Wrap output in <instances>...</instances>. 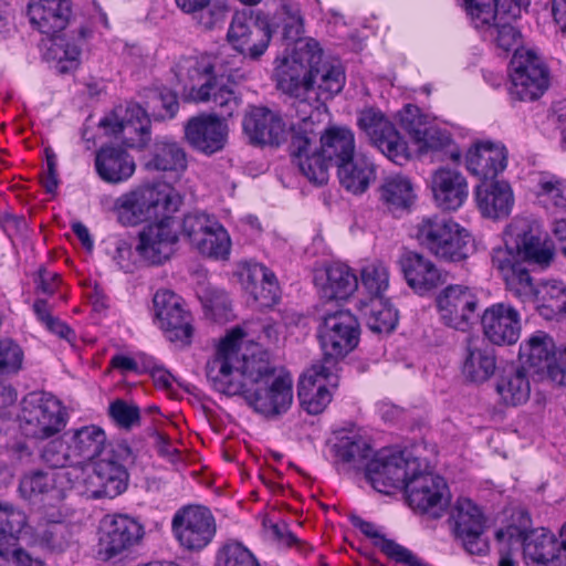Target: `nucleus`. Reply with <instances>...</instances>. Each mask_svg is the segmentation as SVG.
<instances>
[{"mask_svg": "<svg viewBox=\"0 0 566 566\" xmlns=\"http://www.w3.org/2000/svg\"><path fill=\"white\" fill-rule=\"evenodd\" d=\"M244 332L233 328L220 342L208 360L206 374L220 394L241 396L256 412L269 416L287 411L293 401V381L289 375H275L264 354L240 355Z\"/></svg>", "mask_w": 566, "mask_h": 566, "instance_id": "obj_1", "label": "nucleus"}, {"mask_svg": "<svg viewBox=\"0 0 566 566\" xmlns=\"http://www.w3.org/2000/svg\"><path fill=\"white\" fill-rule=\"evenodd\" d=\"M302 117L291 124L290 154L311 182L323 185L328 179L329 165L339 166L355 156V135L345 126L323 130L319 116L311 103L300 102Z\"/></svg>", "mask_w": 566, "mask_h": 566, "instance_id": "obj_2", "label": "nucleus"}, {"mask_svg": "<svg viewBox=\"0 0 566 566\" xmlns=\"http://www.w3.org/2000/svg\"><path fill=\"white\" fill-rule=\"evenodd\" d=\"M301 59L279 63L275 67L277 87L294 98L296 118L302 117L300 102L311 103L316 112L318 102L338 94L346 82L339 61L324 56L318 42H298Z\"/></svg>", "mask_w": 566, "mask_h": 566, "instance_id": "obj_3", "label": "nucleus"}, {"mask_svg": "<svg viewBox=\"0 0 566 566\" xmlns=\"http://www.w3.org/2000/svg\"><path fill=\"white\" fill-rule=\"evenodd\" d=\"M554 256L553 244L542 238L536 222L514 219L505 232V247L493 250L492 264L501 273L506 290L523 303H531L537 284L526 263L547 266Z\"/></svg>", "mask_w": 566, "mask_h": 566, "instance_id": "obj_4", "label": "nucleus"}, {"mask_svg": "<svg viewBox=\"0 0 566 566\" xmlns=\"http://www.w3.org/2000/svg\"><path fill=\"white\" fill-rule=\"evenodd\" d=\"M172 72L188 96L196 103H212L221 116H232L239 108L240 98L232 87L214 83L210 75L209 55L181 56Z\"/></svg>", "mask_w": 566, "mask_h": 566, "instance_id": "obj_5", "label": "nucleus"}, {"mask_svg": "<svg viewBox=\"0 0 566 566\" xmlns=\"http://www.w3.org/2000/svg\"><path fill=\"white\" fill-rule=\"evenodd\" d=\"M182 196L168 184L137 187L115 201L114 208L120 223L136 226L151 220L171 217L182 205Z\"/></svg>", "mask_w": 566, "mask_h": 566, "instance_id": "obj_6", "label": "nucleus"}, {"mask_svg": "<svg viewBox=\"0 0 566 566\" xmlns=\"http://www.w3.org/2000/svg\"><path fill=\"white\" fill-rule=\"evenodd\" d=\"M415 235L421 247L446 262H461L472 250L470 233L451 218L424 217L416 226Z\"/></svg>", "mask_w": 566, "mask_h": 566, "instance_id": "obj_7", "label": "nucleus"}, {"mask_svg": "<svg viewBox=\"0 0 566 566\" xmlns=\"http://www.w3.org/2000/svg\"><path fill=\"white\" fill-rule=\"evenodd\" d=\"M67 413L61 401L46 392H30L22 401L20 428L27 437L48 439L66 426Z\"/></svg>", "mask_w": 566, "mask_h": 566, "instance_id": "obj_8", "label": "nucleus"}, {"mask_svg": "<svg viewBox=\"0 0 566 566\" xmlns=\"http://www.w3.org/2000/svg\"><path fill=\"white\" fill-rule=\"evenodd\" d=\"M359 323L348 311L327 314L318 328V339L323 350L319 364L338 369V364L359 342Z\"/></svg>", "mask_w": 566, "mask_h": 566, "instance_id": "obj_9", "label": "nucleus"}, {"mask_svg": "<svg viewBox=\"0 0 566 566\" xmlns=\"http://www.w3.org/2000/svg\"><path fill=\"white\" fill-rule=\"evenodd\" d=\"M510 95L514 99L532 102L548 88L549 72L543 59L533 50H516L510 63Z\"/></svg>", "mask_w": 566, "mask_h": 566, "instance_id": "obj_10", "label": "nucleus"}, {"mask_svg": "<svg viewBox=\"0 0 566 566\" xmlns=\"http://www.w3.org/2000/svg\"><path fill=\"white\" fill-rule=\"evenodd\" d=\"M357 126L370 144L392 163L402 166L409 160L407 142L380 109L366 107L359 111Z\"/></svg>", "mask_w": 566, "mask_h": 566, "instance_id": "obj_11", "label": "nucleus"}, {"mask_svg": "<svg viewBox=\"0 0 566 566\" xmlns=\"http://www.w3.org/2000/svg\"><path fill=\"white\" fill-rule=\"evenodd\" d=\"M405 493L409 505L433 517H440L450 502L444 479L434 474L426 460L420 459V470L409 478Z\"/></svg>", "mask_w": 566, "mask_h": 566, "instance_id": "obj_12", "label": "nucleus"}, {"mask_svg": "<svg viewBox=\"0 0 566 566\" xmlns=\"http://www.w3.org/2000/svg\"><path fill=\"white\" fill-rule=\"evenodd\" d=\"M495 536L499 542L507 537L511 545H522L524 558L536 566H566V555L559 548L558 539L544 528L525 532L509 526L499 530Z\"/></svg>", "mask_w": 566, "mask_h": 566, "instance_id": "obj_13", "label": "nucleus"}, {"mask_svg": "<svg viewBox=\"0 0 566 566\" xmlns=\"http://www.w3.org/2000/svg\"><path fill=\"white\" fill-rule=\"evenodd\" d=\"M178 543L187 551L199 552L213 539L217 525L211 511L200 505L179 509L171 521Z\"/></svg>", "mask_w": 566, "mask_h": 566, "instance_id": "obj_14", "label": "nucleus"}, {"mask_svg": "<svg viewBox=\"0 0 566 566\" xmlns=\"http://www.w3.org/2000/svg\"><path fill=\"white\" fill-rule=\"evenodd\" d=\"M417 470H420L419 458L406 457L403 452H381L366 464V476L375 490L389 493V489H405Z\"/></svg>", "mask_w": 566, "mask_h": 566, "instance_id": "obj_15", "label": "nucleus"}, {"mask_svg": "<svg viewBox=\"0 0 566 566\" xmlns=\"http://www.w3.org/2000/svg\"><path fill=\"white\" fill-rule=\"evenodd\" d=\"M272 32L266 20L245 12H235L230 22L227 40L242 56L258 61L266 52Z\"/></svg>", "mask_w": 566, "mask_h": 566, "instance_id": "obj_16", "label": "nucleus"}, {"mask_svg": "<svg viewBox=\"0 0 566 566\" xmlns=\"http://www.w3.org/2000/svg\"><path fill=\"white\" fill-rule=\"evenodd\" d=\"M465 10L476 29H484L489 36L504 52L522 50L521 31L511 23L501 22L494 8L495 0H463Z\"/></svg>", "mask_w": 566, "mask_h": 566, "instance_id": "obj_17", "label": "nucleus"}, {"mask_svg": "<svg viewBox=\"0 0 566 566\" xmlns=\"http://www.w3.org/2000/svg\"><path fill=\"white\" fill-rule=\"evenodd\" d=\"M338 386V369L313 364L300 378L297 395L302 408L310 415H318L332 401V389Z\"/></svg>", "mask_w": 566, "mask_h": 566, "instance_id": "obj_18", "label": "nucleus"}, {"mask_svg": "<svg viewBox=\"0 0 566 566\" xmlns=\"http://www.w3.org/2000/svg\"><path fill=\"white\" fill-rule=\"evenodd\" d=\"M99 126L109 129L130 148H143L150 142V120L145 109L135 103H129L125 109L117 107L101 119Z\"/></svg>", "mask_w": 566, "mask_h": 566, "instance_id": "obj_19", "label": "nucleus"}, {"mask_svg": "<svg viewBox=\"0 0 566 566\" xmlns=\"http://www.w3.org/2000/svg\"><path fill=\"white\" fill-rule=\"evenodd\" d=\"M153 303L155 315L166 337L172 343L190 344L193 329L182 298L170 290H159L154 295Z\"/></svg>", "mask_w": 566, "mask_h": 566, "instance_id": "obj_20", "label": "nucleus"}, {"mask_svg": "<svg viewBox=\"0 0 566 566\" xmlns=\"http://www.w3.org/2000/svg\"><path fill=\"white\" fill-rule=\"evenodd\" d=\"M450 520L457 538L468 553L484 555L488 552L489 544L483 538L485 517L476 504L467 497L459 499L451 510Z\"/></svg>", "mask_w": 566, "mask_h": 566, "instance_id": "obj_21", "label": "nucleus"}, {"mask_svg": "<svg viewBox=\"0 0 566 566\" xmlns=\"http://www.w3.org/2000/svg\"><path fill=\"white\" fill-rule=\"evenodd\" d=\"M179 240L171 217L146 226L138 234L135 248L140 260L148 265H160L174 254Z\"/></svg>", "mask_w": 566, "mask_h": 566, "instance_id": "obj_22", "label": "nucleus"}, {"mask_svg": "<svg viewBox=\"0 0 566 566\" xmlns=\"http://www.w3.org/2000/svg\"><path fill=\"white\" fill-rule=\"evenodd\" d=\"M219 111L218 108H214ZM227 116L217 114H200L185 124V139L197 151L213 155L221 151L228 140V126L220 119Z\"/></svg>", "mask_w": 566, "mask_h": 566, "instance_id": "obj_23", "label": "nucleus"}, {"mask_svg": "<svg viewBox=\"0 0 566 566\" xmlns=\"http://www.w3.org/2000/svg\"><path fill=\"white\" fill-rule=\"evenodd\" d=\"M481 325L486 342L496 346H510L520 338L521 314L509 303H495L484 311Z\"/></svg>", "mask_w": 566, "mask_h": 566, "instance_id": "obj_24", "label": "nucleus"}, {"mask_svg": "<svg viewBox=\"0 0 566 566\" xmlns=\"http://www.w3.org/2000/svg\"><path fill=\"white\" fill-rule=\"evenodd\" d=\"M143 535V526L133 517L107 515L101 525V551L107 558H112L136 545Z\"/></svg>", "mask_w": 566, "mask_h": 566, "instance_id": "obj_25", "label": "nucleus"}, {"mask_svg": "<svg viewBox=\"0 0 566 566\" xmlns=\"http://www.w3.org/2000/svg\"><path fill=\"white\" fill-rule=\"evenodd\" d=\"M437 306L446 325L464 331L473 318L476 306V295L467 286L449 285L437 296Z\"/></svg>", "mask_w": 566, "mask_h": 566, "instance_id": "obj_26", "label": "nucleus"}, {"mask_svg": "<svg viewBox=\"0 0 566 566\" xmlns=\"http://www.w3.org/2000/svg\"><path fill=\"white\" fill-rule=\"evenodd\" d=\"M461 370L472 382L486 381L496 369L494 349L479 335H469L462 343Z\"/></svg>", "mask_w": 566, "mask_h": 566, "instance_id": "obj_27", "label": "nucleus"}, {"mask_svg": "<svg viewBox=\"0 0 566 566\" xmlns=\"http://www.w3.org/2000/svg\"><path fill=\"white\" fill-rule=\"evenodd\" d=\"M127 472L124 464L114 461L111 455L98 459L92 473L84 481L92 497L113 499L126 489Z\"/></svg>", "mask_w": 566, "mask_h": 566, "instance_id": "obj_28", "label": "nucleus"}, {"mask_svg": "<svg viewBox=\"0 0 566 566\" xmlns=\"http://www.w3.org/2000/svg\"><path fill=\"white\" fill-rule=\"evenodd\" d=\"M242 126L253 145L279 146L285 137L282 117L266 107H252L245 114Z\"/></svg>", "mask_w": 566, "mask_h": 566, "instance_id": "obj_29", "label": "nucleus"}, {"mask_svg": "<svg viewBox=\"0 0 566 566\" xmlns=\"http://www.w3.org/2000/svg\"><path fill=\"white\" fill-rule=\"evenodd\" d=\"M400 268L407 284L418 294L423 295L438 289L447 281V274L437 265L417 252H407L400 259Z\"/></svg>", "mask_w": 566, "mask_h": 566, "instance_id": "obj_30", "label": "nucleus"}, {"mask_svg": "<svg viewBox=\"0 0 566 566\" xmlns=\"http://www.w3.org/2000/svg\"><path fill=\"white\" fill-rule=\"evenodd\" d=\"M27 12L33 28L54 38L69 24L72 7L70 0H30Z\"/></svg>", "mask_w": 566, "mask_h": 566, "instance_id": "obj_31", "label": "nucleus"}, {"mask_svg": "<svg viewBox=\"0 0 566 566\" xmlns=\"http://www.w3.org/2000/svg\"><path fill=\"white\" fill-rule=\"evenodd\" d=\"M72 484L70 472L34 470L21 478L19 492L29 501H36L43 496L62 500L64 490L72 488Z\"/></svg>", "mask_w": 566, "mask_h": 566, "instance_id": "obj_32", "label": "nucleus"}, {"mask_svg": "<svg viewBox=\"0 0 566 566\" xmlns=\"http://www.w3.org/2000/svg\"><path fill=\"white\" fill-rule=\"evenodd\" d=\"M467 169L479 179L495 178L507 166V150L502 144L480 142L465 156Z\"/></svg>", "mask_w": 566, "mask_h": 566, "instance_id": "obj_33", "label": "nucleus"}, {"mask_svg": "<svg viewBox=\"0 0 566 566\" xmlns=\"http://www.w3.org/2000/svg\"><path fill=\"white\" fill-rule=\"evenodd\" d=\"M275 23L282 28V38L285 43L283 57L280 63H292L293 60L301 59L298 54V42H316L312 38H303L304 32L303 17L300 4L293 0H283L275 13Z\"/></svg>", "mask_w": 566, "mask_h": 566, "instance_id": "obj_34", "label": "nucleus"}, {"mask_svg": "<svg viewBox=\"0 0 566 566\" xmlns=\"http://www.w3.org/2000/svg\"><path fill=\"white\" fill-rule=\"evenodd\" d=\"M431 189L438 207L449 211L459 209L469 195L465 177L450 168H440L433 172Z\"/></svg>", "mask_w": 566, "mask_h": 566, "instance_id": "obj_35", "label": "nucleus"}, {"mask_svg": "<svg viewBox=\"0 0 566 566\" xmlns=\"http://www.w3.org/2000/svg\"><path fill=\"white\" fill-rule=\"evenodd\" d=\"M95 169L107 184H120L135 172L136 164L127 150L119 146H103L95 155Z\"/></svg>", "mask_w": 566, "mask_h": 566, "instance_id": "obj_36", "label": "nucleus"}, {"mask_svg": "<svg viewBox=\"0 0 566 566\" xmlns=\"http://www.w3.org/2000/svg\"><path fill=\"white\" fill-rule=\"evenodd\" d=\"M315 283L322 297L326 300H346L358 287V280L349 266L343 263L328 264L315 274Z\"/></svg>", "mask_w": 566, "mask_h": 566, "instance_id": "obj_37", "label": "nucleus"}, {"mask_svg": "<svg viewBox=\"0 0 566 566\" xmlns=\"http://www.w3.org/2000/svg\"><path fill=\"white\" fill-rule=\"evenodd\" d=\"M476 202L484 217L500 219L507 217L514 206V195L504 180L483 181L476 187Z\"/></svg>", "mask_w": 566, "mask_h": 566, "instance_id": "obj_38", "label": "nucleus"}, {"mask_svg": "<svg viewBox=\"0 0 566 566\" xmlns=\"http://www.w3.org/2000/svg\"><path fill=\"white\" fill-rule=\"evenodd\" d=\"M518 357L521 361L533 368L535 373L546 371L554 365L555 344L553 338L543 331L532 334L520 345Z\"/></svg>", "mask_w": 566, "mask_h": 566, "instance_id": "obj_39", "label": "nucleus"}, {"mask_svg": "<svg viewBox=\"0 0 566 566\" xmlns=\"http://www.w3.org/2000/svg\"><path fill=\"white\" fill-rule=\"evenodd\" d=\"M243 284L245 291L260 306L270 307L280 300V287L275 274L261 263L249 266Z\"/></svg>", "mask_w": 566, "mask_h": 566, "instance_id": "obj_40", "label": "nucleus"}, {"mask_svg": "<svg viewBox=\"0 0 566 566\" xmlns=\"http://www.w3.org/2000/svg\"><path fill=\"white\" fill-rule=\"evenodd\" d=\"M531 303L547 321L566 314V284L557 280L538 283Z\"/></svg>", "mask_w": 566, "mask_h": 566, "instance_id": "obj_41", "label": "nucleus"}, {"mask_svg": "<svg viewBox=\"0 0 566 566\" xmlns=\"http://www.w3.org/2000/svg\"><path fill=\"white\" fill-rule=\"evenodd\" d=\"M179 9L191 14L205 30L221 28L229 13V7L218 0H175Z\"/></svg>", "mask_w": 566, "mask_h": 566, "instance_id": "obj_42", "label": "nucleus"}, {"mask_svg": "<svg viewBox=\"0 0 566 566\" xmlns=\"http://www.w3.org/2000/svg\"><path fill=\"white\" fill-rule=\"evenodd\" d=\"M106 434L97 426H84L72 431L71 449L77 467L99 457L105 448Z\"/></svg>", "mask_w": 566, "mask_h": 566, "instance_id": "obj_43", "label": "nucleus"}, {"mask_svg": "<svg viewBox=\"0 0 566 566\" xmlns=\"http://www.w3.org/2000/svg\"><path fill=\"white\" fill-rule=\"evenodd\" d=\"M337 168L340 185L355 195L365 192L375 179V166L364 156H356Z\"/></svg>", "mask_w": 566, "mask_h": 566, "instance_id": "obj_44", "label": "nucleus"}, {"mask_svg": "<svg viewBox=\"0 0 566 566\" xmlns=\"http://www.w3.org/2000/svg\"><path fill=\"white\" fill-rule=\"evenodd\" d=\"M496 392L506 405L518 406L526 402L531 385L524 368L511 367L504 370L496 382Z\"/></svg>", "mask_w": 566, "mask_h": 566, "instance_id": "obj_45", "label": "nucleus"}, {"mask_svg": "<svg viewBox=\"0 0 566 566\" xmlns=\"http://www.w3.org/2000/svg\"><path fill=\"white\" fill-rule=\"evenodd\" d=\"M380 200L391 212L408 210L415 200L411 181L402 175L388 176L380 187Z\"/></svg>", "mask_w": 566, "mask_h": 566, "instance_id": "obj_46", "label": "nucleus"}, {"mask_svg": "<svg viewBox=\"0 0 566 566\" xmlns=\"http://www.w3.org/2000/svg\"><path fill=\"white\" fill-rule=\"evenodd\" d=\"M148 168L157 171L181 172L187 168L185 149L174 140L163 139L156 142Z\"/></svg>", "mask_w": 566, "mask_h": 566, "instance_id": "obj_47", "label": "nucleus"}, {"mask_svg": "<svg viewBox=\"0 0 566 566\" xmlns=\"http://www.w3.org/2000/svg\"><path fill=\"white\" fill-rule=\"evenodd\" d=\"M361 312L368 327L376 333H390L398 323V311L384 297H370L368 302H361Z\"/></svg>", "mask_w": 566, "mask_h": 566, "instance_id": "obj_48", "label": "nucleus"}, {"mask_svg": "<svg viewBox=\"0 0 566 566\" xmlns=\"http://www.w3.org/2000/svg\"><path fill=\"white\" fill-rule=\"evenodd\" d=\"M33 543L51 552H63L72 541L67 524L60 521L39 523L31 532Z\"/></svg>", "mask_w": 566, "mask_h": 566, "instance_id": "obj_49", "label": "nucleus"}, {"mask_svg": "<svg viewBox=\"0 0 566 566\" xmlns=\"http://www.w3.org/2000/svg\"><path fill=\"white\" fill-rule=\"evenodd\" d=\"M536 196L539 203L548 211H566V182L556 176L541 175Z\"/></svg>", "mask_w": 566, "mask_h": 566, "instance_id": "obj_50", "label": "nucleus"}, {"mask_svg": "<svg viewBox=\"0 0 566 566\" xmlns=\"http://www.w3.org/2000/svg\"><path fill=\"white\" fill-rule=\"evenodd\" d=\"M200 254L216 260H227L231 250V240L224 227L218 222L213 230H208L205 237L193 247Z\"/></svg>", "mask_w": 566, "mask_h": 566, "instance_id": "obj_51", "label": "nucleus"}, {"mask_svg": "<svg viewBox=\"0 0 566 566\" xmlns=\"http://www.w3.org/2000/svg\"><path fill=\"white\" fill-rule=\"evenodd\" d=\"M334 450L340 461L354 468H359L371 452L369 444L359 436L339 438Z\"/></svg>", "mask_w": 566, "mask_h": 566, "instance_id": "obj_52", "label": "nucleus"}, {"mask_svg": "<svg viewBox=\"0 0 566 566\" xmlns=\"http://www.w3.org/2000/svg\"><path fill=\"white\" fill-rule=\"evenodd\" d=\"M241 57L240 54L231 55L223 52L217 55H209L210 75L213 77L214 83L231 87L229 83H234L237 80H240L242 75L237 64Z\"/></svg>", "mask_w": 566, "mask_h": 566, "instance_id": "obj_53", "label": "nucleus"}, {"mask_svg": "<svg viewBox=\"0 0 566 566\" xmlns=\"http://www.w3.org/2000/svg\"><path fill=\"white\" fill-rule=\"evenodd\" d=\"M352 523L355 527H357L364 535L373 539V543L376 547H378L385 555L395 560L397 556L406 555V547L396 543L392 539L387 538L384 534H381L377 526L371 523L363 520L359 516H353Z\"/></svg>", "mask_w": 566, "mask_h": 566, "instance_id": "obj_54", "label": "nucleus"}, {"mask_svg": "<svg viewBox=\"0 0 566 566\" xmlns=\"http://www.w3.org/2000/svg\"><path fill=\"white\" fill-rule=\"evenodd\" d=\"M218 222L214 216L203 211H192L184 216L181 233L195 247L208 230H213Z\"/></svg>", "mask_w": 566, "mask_h": 566, "instance_id": "obj_55", "label": "nucleus"}, {"mask_svg": "<svg viewBox=\"0 0 566 566\" xmlns=\"http://www.w3.org/2000/svg\"><path fill=\"white\" fill-rule=\"evenodd\" d=\"M361 283L370 297H384L382 294L389 285L388 268L379 261L365 265L361 270Z\"/></svg>", "mask_w": 566, "mask_h": 566, "instance_id": "obj_56", "label": "nucleus"}, {"mask_svg": "<svg viewBox=\"0 0 566 566\" xmlns=\"http://www.w3.org/2000/svg\"><path fill=\"white\" fill-rule=\"evenodd\" d=\"M40 455L41 460L51 468L77 467L71 444L60 439L48 442Z\"/></svg>", "mask_w": 566, "mask_h": 566, "instance_id": "obj_57", "label": "nucleus"}, {"mask_svg": "<svg viewBox=\"0 0 566 566\" xmlns=\"http://www.w3.org/2000/svg\"><path fill=\"white\" fill-rule=\"evenodd\" d=\"M216 566H260L253 554L239 542L226 543L217 554Z\"/></svg>", "mask_w": 566, "mask_h": 566, "instance_id": "obj_58", "label": "nucleus"}, {"mask_svg": "<svg viewBox=\"0 0 566 566\" xmlns=\"http://www.w3.org/2000/svg\"><path fill=\"white\" fill-rule=\"evenodd\" d=\"M24 353L12 339L0 340V377L12 376L22 369Z\"/></svg>", "mask_w": 566, "mask_h": 566, "instance_id": "obj_59", "label": "nucleus"}, {"mask_svg": "<svg viewBox=\"0 0 566 566\" xmlns=\"http://www.w3.org/2000/svg\"><path fill=\"white\" fill-rule=\"evenodd\" d=\"M27 525L25 514L9 503L0 502V542L7 536L22 533Z\"/></svg>", "mask_w": 566, "mask_h": 566, "instance_id": "obj_60", "label": "nucleus"}, {"mask_svg": "<svg viewBox=\"0 0 566 566\" xmlns=\"http://www.w3.org/2000/svg\"><path fill=\"white\" fill-rule=\"evenodd\" d=\"M50 51L53 53L54 59L59 61L61 73L76 67L81 55V48L75 42L56 36L52 41Z\"/></svg>", "mask_w": 566, "mask_h": 566, "instance_id": "obj_61", "label": "nucleus"}, {"mask_svg": "<svg viewBox=\"0 0 566 566\" xmlns=\"http://www.w3.org/2000/svg\"><path fill=\"white\" fill-rule=\"evenodd\" d=\"M401 126L416 142L422 137L424 130L431 125L430 117L423 114L421 109L416 105H407L401 112Z\"/></svg>", "mask_w": 566, "mask_h": 566, "instance_id": "obj_62", "label": "nucleus"}, {"mask_svg": "<svg viewBox=\"0 0 566 566\" xmlns=\"http://www.w3.org/2000/svg\"><path fill=\"white\" fill-rule=\"evenodd\" d=\"M108 415L112 420L123 429H132L140 422V410L138 406L117 399L109 405Z\"/></svg>", "mask_w": 566, "mask_h": 566, "instance_id": "obj_63", "label": "nucleus"}, {"mask_svg": "<svg viewBox=\"0 0 566 566\" xmlns=\"http://www.w3.org/2000/svg\"><path fill=\"white\" fill-rule=\"evenodd\" d=\"M0 566H44L40 558L32 557L20 547L0 548Z\"/></svg>", "mask_w": 566, "mask_h": 566, "instance_id": "obj_64", "label": "nucleus"}]
</instances>
